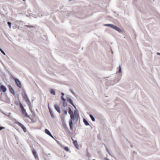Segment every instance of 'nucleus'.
Here are the masks:
<instances>
[{"label":"nucleus","instance_id":"f257e3e1","mask_svg":"<svg viewBox=\"0 0 160 160\" xmlns=\"http://www.w3.org/2000/svg\"><path fill=\"white\" fill-rule=\"evenodd\" d=\"M22 95L23 98L24 99L28 106L30 107L31 105V103L26 92L25 91H23L22 93Z\"/></svg>","mask_w":160,"mask_h":160},{"label":"nucleus","instance_id":"f03ea898","mask_svg":"<svg viewBox=\"0 0 160 160\" xmlns=\"http://www.w3.org/2000/svg\"><path fill=\"white\" fill-rule=\"evenodd\" d=\"M20 107L22 113L23 115H24L25 117H28L29 118L31 119V118L28 115L27 112L26 111V110L24 109L23 106L22 104L21 103H19Z\"/></svg>","mask_w":160,"mask_h":160},{"label":"nucleus","instance_id":"7ed1b4c3","mask_svg":"<svg viewBox=\"0 0 160 160\" xmlns=\"http://www.w3.org/2000/svg\"><path fill=\"white\" fill-rule=\"evenodd\" d=\"M105 26H108L112 28H113L114 29L119 31L120 30V29L119 28H118V27H117L116 26H115L111 24H106L104 25Z\"/></svg>","mask_w":160,"mask_h":160},{"label":"nucleus","instance_id":"20e7f679","mask_svg":"<svg viewBox=\"0 0 160 160\" xmlns=\"http://www.w3.org/2000/svg\"><path fill=\"white\" fill-rule=\"evenodd\" d=\"M14 80L17 86L20 88H21L22 87V85L20 81L17 78H15Z\"/></svg>","mask_w":160,"mask_h":160},{"label":"nucleus","instance_id":"39448f33","mask_svg":"<svg viewBox=\"0 0 160 160\" xmlns=\"http://www.w3.org/2000/svg\"><path fill=\"white\" fill-rule=\"evenodd\" d=\"M68 113L70 115V118L72 120H74V114L72 112L71 109L70 108H69L68 110Z\"/></svg>","mask_w":160,"mask_h":160},{"label":"nucleus","instance_id":"423d86ee","mask_svg":"<svg viewBox=\"0 0 160 160\" xmlns=\"http://www.w3.org/2000/svg\"><path fill=\"white\" fill-rule=\"evenodd\" d=\"M17 123L22 128L24 132H26L27 129L23 125L19 122H17Z\"/></svg>","mask_w":160,"mask_h":160},{"label":"nucleus","instance_id":"0eeeda50","mask_svg":"<svg viewBox=\"0 0 160 160\" xmlns=\"http://www.w3.org/2000/svg\"><path fill=\"white\" fill-rule=\"evenodd\" d=\"M73 141V143L75 147L78 149H79L77 141L74 140L73 138H72Z\"/></svg>","mask_w":160,"mask_h":160},{"label":"nucleus","instance_id":"6e6552de","mask_svg":"<svg viewBox=\"0 0 160 160\" xmlns=\"http://www.w3.org/2000/svg\"><path fill=\"white\" fill-rule=\"evenodd\" d=\"M45 132L48 135L50 136L52 138H53V136L51 134V133L49 132V131L47 129H46L45 130Z\"/></svg>","mask_w":160,"mask_h":160},{"label":"nucleus","instance_id":"1a4fd4ad","mask_svg":"<svg viewBox=\"0 0 160 160\" xmlns=\"http://www.w3.org/2000/svg\"><path fill=\"white\" fill-rule=\"evenodd\" d=\"M55 108L59 113H60V107L57 105L55 104L54 106Z\"/></svg>","mask_w":160,"mask_h":160},{"label":"nucleus","instance_id":"9d476101","mask_svg":"<svg viewBox=\"0 0 160 160\" xmlns=\"http://www.w3.org/2000/svg\"><path fill=\"white\" fill-rule=\"evenodd\" d=\"M0 88L2 90V91L4 92L6 91V88L3 85H1L0 87Z\"/></svg>","mask_w":160,"mask_h":160},{"label":"nucleus","instance_id":"9b49d317","mask_svg":"<svg viewBox=\"0 0 160 160\" xmlns=\"http://www.w3.org/2000/svg\"><path fill=\"white\" fill-rule=\"evenodd\" d=\"M9 88L10 92L13 94H14V90L12 88V87L10 86H9Z\"/></svg>","mask_w":160,"mask_h":160},{"label":"nucleus","instance_id":"f8f14e48","mask_svg":"<svg viewBox=\"0 0 160 160\" xmlns=\"http://www.w3.org/2000/svg\"><path fill=\"white\" fill-rule=\"evenodd\" d=\"M73 114H74V118L75 117V118H78V117L79 116L78 113L77 111H75L74 112V113H73Z\"/></svg>","mask_w":160,"mask_h":160},{"label":"nucleus","instance_id":"ddd939ff","mask_svg":"<svg viewBox=\"0 0 160 160\" xmlns=\"http://www.w3.org/2000/svg\"><path fill=\"white\" fill-rule=\"evenodd\" d=\"M69 126L70 129L71 130H72V125H73V122L72 120H70L69 122Z\"/></svg>","mask_w":160,"mask_h":160},{"label":"nucleus","instance_id":"4468645a","mask_svg":"<svg viewBox=\"0 0 160 160\" xmlns=\"http://www.w3.org/2000/svg\"><path fill=\"white\" fill-rule=\"evenodd\" d=\"M83 122H84L85 124L86 125V126L89 125V123H88V122L85 118L83 119Z\"/></svg>","mask_w":160,"mask_h":160},{"label":"nucleus","instance_id":"2eb2a0df","mask_svg":"<svg viewBox=\"0 0 160 160\" xmlns=\"http://www.w3.org/2000/svg\"><path fill=\"white\" fill-rule=\"evenodd\" d=\"M32 153L35 158H38V155L36 154V152L34 150H33Z\"/></svg>","mask_w":160,"mask_h":160},{"label":"nucleus","instance_id":"dca6fc26","mask_svg":"<svg viewBox=\"0 0 160 160\" xmlns=\"http://www.w3.org/2000/svg\"><path fill=\"white\" fill-rule=\"evenodd\" d=\"M50 93L51 94L53 95H55V92L53 89H51L50 90Z\"/></svg>","mask_w":160,"mask_h":160},{"label":"nucleus","instance_id":"f3484780","mask_svg":"<svg viewBox=\"0 0 160 160\" xmlns=\"http://www.w3.org/2000/svg\"><path fill=\"white\" fill-rule=\"evenodd\" d=\"M90 117L91 119H92V121H95L94 118L92 115H90Z\"/></svg>","mask_w":160,"mask_h":160},{"label":"nucleus","instance_id":"a211bd4d","mask_svg":"<svg viewBox=\"0 0 160 160\" xmlns=\"http://www.w3.org/2000/svg\"><path fill=\"white\" fill-rule=\"evenodd\" d=\"M64 149L66 151H69V149L67 147H65L64 148Z\"/></svg>","mask_w":160,"mask_h":160},{"label":"nucleus","instance_id":"6ab92c4d","mask_svg":"<svg viewBox=\"0 0 160 160\" xmlns=\"http://www.w3.org/2000/svg\"><path fill=\"white\" fill-rule=\"evenodd\" d=\"M69 102L71 104H72L74 107H75V106L74 105V104L73 103H72V100H71V99H70L69 100Z\"/></svg>","mask_w":160,"mask_h":160},{"label":"nucleus","instance_id":"aec40b11","mask_svg":"<svg viewBox=\"0 0 160 160\" xmlns=\"http://www.w3.org/2000/svg\"><path fill=\"white\" fill-rule=\"evenodd\" d=\"M62 96L61 97V99L63 101H65V99L63 98V95H64V94L63 93H62Z\"/></svg>","mask_w":160,"mask_h":160},{"label":"nucleus","instance_id":"412c9836","mask_svg":"<svg viewBox=\"0 0 160 160\" xmlns=\"http://www.w3.org/2000/svg\"><path fill=\"white\" fill-rule=\"evenodd\" d=\"M50 114H51V115L52 116V117L53 118H54V114L51 112V111H50Z\"/></svg>","mask_w":160,"mask_h":160},{"label":"nucleus","instance_id":"4be33fe9","mask_svg":"<svg viewBox=\"0 0 160 160\" xmlns=\"http://www.w3.org/2000/svg\"><path fill=\"white\" fill-rule=\"evenodd\" d=\"M8 24L9 26V28H11V23L9 22H8Z\"/></svg>","mask_w":160,"mask_h":160},{"label":"nucleus","instance_id":"5701e85b","mask_svg":"<svg viewBox=\"0 0 160 160\" xmlns=\"http://www.w3.org/2000/svg\"><path fill=\"white\" fill-rule=\"evenodd\" d=\"M0 51L1 52L3 53L4 55H5V53L4 52L2 49L0 50Z\"/></svg>","mask_w":160,"mask_h":160},{"label":"nucleus","instance_id":"b1692460","mask_svg":"<svg viewBox=\"0 0 160 160\" xmlns=\"http://www.w3.org/2000/svg\"><path fill=\"white\" fill-rule=\"evenodd\" d=\"M121 68L120 67H119V72H121Z\"/></svg>","mask_w":160,"mask_h":160},{"label":"nucleus","instance_id":"393cba45","mask_svg":"<svg viewBox=\"0 0 160 160\" xmlns=\"http://www.w3.org/2000/svg\"><path fill=\"white\" fill-rule=\"evenodd\" d=\"M4 128L2 127H0V130H2V129Z\"/></svg>","mask_w":160,"mask_h":160},{"label":"nucleus","instance_id":"a878e982","mask_svg":"<svg viewBox=\"0 0 160 160\" xmlns=\"http://www.w3.org/2000/svg\"><path fill=\"white\" fill-rule=\"evenodd\" d=\"M64 113L66 115L67 114V111H65L64 112Z\"/></svg>","mask_w":160,"mask_h":160},{"label":"nucleus","instance_id":"bb28decb","mask_svg":"<svg viewBox=\"0 0 160 160\" xmlns=\"http://www.w3.org/2000/svg\"><path fill=\"white\" fill-rule=\"evenodd\" d=\"M157 54L158 55H160V53H159V52H157Z\"/></svg>","mask_w":160,"mask_h":160},{"label":"nucleus","instance_id":"cd10ccee","mask_svg":"<svg viewBox=\"0 0 160 160\" xmlns=\"http://www.w3.org/2000/svg\"><path fill=\"white\" fill-rule=\"evenodd\" d=\"M23 1H25V0H23Z\"/></svg>","mask_w":160,"mask_h":160}]
</instances>
